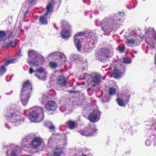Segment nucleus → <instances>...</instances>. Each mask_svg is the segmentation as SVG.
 <instances>
[{"mask_svg":"<svg viewBox=\"0 0 156 156\" xmlns=\"http://www.w3.org/2000/svg\"><path fill=\"white\" fill-rule=\"evenodd\" d=\"M102 101L104 102L107 101H108V99L106 97H104L102 99Z\"/></svg>","mask_w":156,"mask_h":156,"instance_id":"72a5a7b5","label":"nucleus"},{"mask_svg":"<svg viewBox=\"0 0 156 156\" xmlns=\"http://www.w3.org/2000/svg\"><path fill=\"white\" fill-rule=\"evenodd\" d=\"M51 140V139H50L49 140V141H48V142H50V140Z\"/></svg>","mask_w":156,"mask_h":156,"instance_id":"49530a36","label":"nucleus"},{"mask_svg":"<svg viewBox=\"0 0 156 156\" xmlns=\"http://www.w3.org/2000/svg\"><path fill=\"white\" fill-rule=\"evenodd\" d=\"M34 0H29V1L31 3H32L34 1Z\"/></svg>","mask_w":156,"mask_h":156,"instance_id":"a19ab883","label":"nucleus"},{"mask_svg":"<svg viewBox=\"0 0 156 156\" xmlns=\"http://www.w3.org/2000/svg\"><path fill=\"white\" fill-rule=\"evenodd\" d=\"M43 142L41 138L35 137L31 141V144L33 148H37L40 147Z\"/></svg>","mask_w":156,"mask_h":156,"instance_id":"9b49d317","label":"nucleus"},{"mask_svg":"<svg viewBox=\"0 0 156 156\" xmlns=\"http://www.w3.org/2000/svg\"><path fill=\"white\" fill-rule=\"evenodd\" d=\"M84 35L83 33L81 32L76 34L74 36L75 44L78 50H80L81 48V44L79 38H81L82 36Z\"/></svg>","mask_w":156,"mask_h":156,"instance_id":"9d476101","label":"nucleus"},{"mask_svg":"<svg viewBox=\"0 0 156 156\" xmlns=\"http://www.w3.org/2000/svg\"><path fill=\"white\" fill-rule=\"evenodd\" d=\"M16 62V60L15 59H13L11 60H8L6 61L5 63V65L7 66L9 64L14 63Z\"/></svg>","mask_w":156,"mask_h":156,"instance_id":"393cba45","label":"nucleus"},{"mask_svg":"<svg viewBox=\"0 0 156 156\" xmlns=\"http://www.w3.org/2000/svg\"><path fill=\"white\" fill-rule=\"evenodd\" d=\"M50 123L49 122H48L47 123V125H48V123Z\"/></svg>","mask_w":156,"mask_h":156,"instance_id":"a18cd8bd","label":"nucleus"},{"mask_svg":"<svg viewBox=\"0 0 156 156\" xmlns=\"http://www.w3.org/2000/svg\"><path fill=\"white\" fill-rule=\"evenodd\" d=\"M124 68L122 67V69L121 71H119V69L116 68L114 70L113 73V76L116 78L120 77L123 73V70H124Z\"/></svg>","mask_w":156,"mask_h":156,"instance_id":"dca6fc26","label":"nucleus"},{"mask_svg":"<svg viewBox=\"0 0 156 156\" xmlns=\"http://www.w3.org/2000/svg\"><path fill=\"white\" fill-rule=\"evenodd\" d=\"M68 124L70 129H73L77 126V124L76 122L72 121L68 122Z\"/></svg>","mask_w":156,"mask_h":156,"instance_id":"4be33fe9","label":"nucleus"},{"mask_svg":"<svg viewBox=\"0 0 156 156\" xmlns=\"http://www.w3.org/2000/svg\"><path fill=\"white\" fill-rule=\"evenodd\" d=\"M16 107L14 105L8 109L5 115L7 120L9 122L6 123L5 126L9 129L11 127V124L14 126H18L24 121L23 118L21 117L20 112L16 109Z\"/></svg>","mask_w":156,"mask_h":156,"instance_id":"f257e3e1","label":"nucleus"},{"mask_svg":"<svg viewBox=\"0 0 156 156\" xmlns=\"http://www.w3.org/2000/svg\"><path fill=\"white\" fill-rule=\"evenodd\" d=\"M14 36V35H13L12 33H11V34L9 35V38L12 37H13Z\"/></svg>","mask_w":156,"mask_h":156,"instance_id":"58836bf2","label":"nucleus"},{"mask_svg":"<svg viewBox=\"0 0 156 156\" xmlns=\"http://www.w3.org/2000/svg\"><path fill=\"white\" fill-rule=\"evenodd\" d=\"M62 149L59 148L57 149V151H55L54 152V154L55 155H57L59 156L62 153Z\"/></svg>","mask_w":156,"mask_h":156,"instance_id":"a878e982","label":"nucleus"},{"mask_svg":"<svg viewBox=\"0 0 156 156\" xmlns=\"http://www.w3.org/2000/svg\"><path fill=\"white\" fill-rule=\"evenodd\" d=\"M116 90L115 89V87L114 86V87H111L109 88V94L110 95H112L114 94H115Z\"/></svg>","mask_w":156,"mask_h":156,"instance_id":"5701e85b","label":"nucleus"},{"mask_svg":"<svg viewBox=\"0 0 156 156\" xmlns=\"http://www.w3.org/2000/svg\"><path fill=\"white\" fill-rule=\"evenodd\" d=\"M94 131V130L92 128H89L84 129L83 131L80 132L81 134L82 135L87 136L92 135V133Z\"/></svg>","mask_w":156,"mask_h":156,"instance_id":"2eb2a0df","label":"nucleus"},{"mask_svg":"<svg viewBox=\"0 0 156 156\" xmlns=\"http://www.w3.org/2000/svg\"><path fill=\"white\" fill-rule=\"evenodd\" d=\"M16 42L14 43L13 41H12L8 46L11 45L12 47H14L16 45Z\"/></svg>","mask_w":156,"mask_h":156,"instance_id":"7c9ffc66","label":"nucleus"},{"mask_svg":"<svg viewBox=\"0 0 156 156\" xmlns=\"http://www.w3.org/2000/svg\"><path fill=\"white\" fill-rule=\"evenodd\" d=\"M34 0H29V1L31 3H32L34 1Z\"/></svg>","mask_w":156,"mask_h":156,"instance_id":"79ce46f5","label":"nucleus"},{"mask_svg":"<svg viewBox=\"0 0 156 156\" xmlns=\"http://www.w3.org/2000/svg\"><path fill=\"white\" fill-rule=\"evenodd\" d=\"M125 49V46L123 44L119 45V50L120 52H123Z\"/></svg>","mask_w":156,"mask_h":156,"instance_id":"c85d7f7f","label":"nucleus"},{"mask_svg":"<svg viewBox=\"0 0 156 156\" xmlns=\"http://www.w3.org/2000/svg\"><path fill=\"white\" fill-rule=\"evenodd\" d=\"M113 49L111 47L108 48H101L98 54V58L100 60L104 61L111 57L113 55Z\"/></svg>","mask_w":156,"mask_h":156,"instance_id":"39448f33","label":"nucleus"},{"mask_svg":"<svg viewBox=\"0 0 156 156\" xmlns=\"http://www.w3.org/2000/svg\"><path fill=\"white\" fill-rule=\"evenodd\" d=\"M7 154V156H17V150L12 147H8Z\"/></svg>","mask_w":156,"mask_h":156,"instance_id":"ddd939ff","label":"nucleus"},{"mask_svg":"<svg viewBox=\"0 0 156 156\" xmlns=\"http://www.w3.org/2000/svg\"><path fill=\"white\" fill-rule=\"evenodd\" d=\"M47 126H48L49 129H51L54 130L55 129V127L52 125H51V126H49L48 125H47Z\"/></svg>","mask_w":156,"mask_h":156,"instance_id":"f704fd0d","label":"nucleus"},{"mask_svg":"<svg viewBox=\"0 0 156 156\" xmlns=\"http://www.w3.org/2000/svg\"><path fill=\"white\" fill-rule=\"evenodd\" d=\"M37 73H44V74H46V72L45 71L44 69L42 67H40L36 69Z\"/></svg>","mask_w":156,"mask_h":156,"instance_id":"b1692460","label":"nucleus"},{"mask_svg":"<svg viewBox=\"0 0 156 156\" xmlns=\"http://www.w3.org/2000/svg\"><path fill=\"white\" fill-rule=\"evenodd\" d=\"M152 38L156 41V33H154L152 34Z\"/></svg>","mask_w":156,"mask_h":156,"instance_id":"c9c22d12","label":"nucleus"},{"mask_svg":"<svg viewBox=\"0 0 156 156\" xmlns=\"http://www.w3.org/2000/svg\"><path fill=\"white\" fill-rule=\"evenodd\" d=\"M129 98V96L124 94L118 96L117 99L118 103L120 106H124L128 102Z\"/></svg>","mask_w":156,"mask_h":156,"instance_id":"6e6552de","label":"nucleus"},{"mask_svg":"<svg viewBox=\"0 0 156 156\" xmlns=\"http://www.w3.org/2000/svg\"><path fill=\"white\" fill-rule=\"evenodd\" d=\"M32 89L31 85L29 81H26L23 84L21 91V99L23 105H26L30 97V93Z\"/></svg>","mask_w":156,"mask_h":156,"instance_id":"7ed1b4c3","label":"nucleus"},{"mask_svg":"<svg viewBox=\"0 0 156 156\" xmlns=\"http://www.w3.org/2000/svg\"><path fill=\"white\" fill-rule=\"evenodd\" d=\"M28 12H28V11H27V12L25 13V14H24V16H25L26 15H27V14H28Z\"/></svg>","mask_w":156,"mask_h":156,"instance_id":"ea45409f","label":"nucleus"},{"mask_svg":"<svg viewBox=\"0 0 156 156\" xmlns=\"http://www.w3.org/2000/svg\"><path fill=\"white\" fill-rule=\"evenodd\" d=\"M5 35V34L4 31H0V38H2Z\"/></svg>","mask_w":156,"mask_h":156,"instance_id":"c756f323","label":"nucleus"},{"mask_svg":"<svg viewBox=\"0 0 156 156\" xmlns=\"http://www.w3.org/2000/svg\"><path fill=\"white\" fill-rule=\"evenodd\" d=\"M40 23L42 24H46L47 23V20H40Z\"/></svg>","mask_w":156,"mask_h":156,"instance_id":"2f4dec72","label":"nucleus"},{"mask_svg":"<svg viewBox=\"0 0 156 156\" xmlns=\"http://www.w3.org/2000/svg\"><path fill=\"white\" fill-rule=\"evenodd\" d=\"M119 15L122 16H123L124 15V13L123 12H119Z\"/></svg>","mask_w":156,"mask_h":156,"instance_id":"4c0bfd02","label":"nucleus"},{"mask_svg":"<svg viewBox=\"0 0 156 156\" xmlns=\"http://www.w3.org/2000/svg\"><path fill=\"white\" fill-rule=\"evenodd\" d=\"M100 114V113L98 109H94L92 112L89 115L88 119L91 122H96L99 119Z\"/></svg>","mask_w":156,"mask_h":156,"instance_id":"0eeeda50","label":"nucleus"},{"mask_svg":"<svg viewBox=\"0 0 156 156\" xmlns=\"http://www.w3.org/2000/svg\"><path fill=\"white\" fill-rule=\"evenodd\" d=\"M139 38H140L139 36H137L136 37H134L133 38L127 39L126 42L128 45H133L135 42H137V39H138Z\"/></svg>","mask_w":156,"mask_h":156,"instance_id":"f3484780","label":"nucleus"},{"mask_svg":"<svg viewBox=\"0 0 156 156\" xmlns=\"http://www.w3.org/2000/svg\"><path fill=\"white\" fill-rule=\"evenodd\" d=\"M101 78L99 75H96L92 79L91 82V84L93 86H94L96 85H98L101 82Z\"/></svg>","mask_w":156,"mask_h":156,"instance_id":"4468645a","label":"nucleus"},{"mask_svg":"<svg viewBox=\"0 0 156 156\" xmlns=\"http://www.w3.org/2000/svg\"><path fill=\"white\" fill-rule=\"evenodd\" d=\"M151 143V141L150 140H146L145 144L147 146H149Z\"/></svg>","mask_w":156,"mask_h":156,"instance_id":"473e14b6","label":"nucleus"},{"mask_svg":"<svg viewBox=\"0 0 156 156\" xmlns=\"http://www.w3.org/2000/svg\"><path fill=\"white\" fill-rule=\"evenodd\" d=\"M53 4L51 3H49L47 6V12L44 15L46 16L47 15L48 13L51 12L53 10Z\"/></svg>","mask_w":156,"mask_h":156,"instance_id":"412c9836","label":"nucleus"},{"mask_svg":"<svg viewBox=\"0 0 156 156\" xmlns=\"http://www.w3.org/2000/svg\"><path fill=\"white\" fill-rule=\"evenodd\" d=\"M84 156H92V155L90 154H89V155H86V156L85 155H84Z\"/></svg>","mask_w":156,"mask_h":156,"instance_id":"c03bdc74","label":"nucleus"},{"mask_svg":"<svg viewBox=\"0 0 156 156\" xmlns=\"http://www.w3.org/2000/svg\"><path fill=\"white\" fill-rule=\"evenodd\" d=\"M66 83L64 77L62 76H60L58 80V84L61 86H63L66 85Z\"/></svg>","mask_w":156,"mask_h":156,"instance_id":"6ab92c4d","label":"nucleus"},{"mask_svg":"<svg viewBox=\"0 0 156 156\" xmlns=\"http://www.w3.org/2000/svg\"><path fill=\"white\" fill-rule=\"evenodd\" d=\"M59 61H55V62H51L49 63V66L52 68H55L59 66H60L62 63L58 64Z\"/></svg>","mask_w":156,"mask_h":156,"instance_id":"aec40b11","label":"nucleus"},{"mask_svg":"<svg viewBox=\"0 0 156 156\" xmlns=\"http://www.w3.org/2000/svg\"><path fill=\"white\" fill-rule=\"evenodd\" d=\"M43 113L41 107H34L30 109L29 119L32 122H39L42 119Z\"/></svg>","mask_w":156,"mask_h":156,"instance_id":"f03ea898","label":"nucleus"},{"mask_svg":"<svg viewBox=\"0 0 156 156\" xmlns=\"http://www.w3.org/2000/svg\"><path fill=\"white\" fill-rule=\"evenodd\" d=\"M28 55L30 59H35L33 61L30 60H28V63L31 66H37L40 64L39 61H41V63L44 61V58L43 57L41 56L40 58L37 57V53L34 51L32 50L29 51L28 52Z\"/></svg>","mask_w":156,"mask_h":156,"instance_id":"20e7f679","label":"nucleus"},{"mask_svg":"<svg viewBox=\"0 0 156 156\" xmlns=\"http://www.w3.org/2000/svg\"><path fill=\"white\" fill-rule=\"evenodd\" d=\"M62 28L64 27L66 29L63 30L61 32L62 37L64 38H68L70 36L69 31L71 29L70 26L67 24H66L64 26L62 25Z\"/></svg>","mask_w":156,"mask_h":156,"instance_id":"1a4fd4ad","label":"nucleus"},{"mask_svg":"<svg viewBox=\"0 0 156 156\" xmlns=\"http://www.w3.org/2000/svg\"><path fill=\"white\" fill-rule=\"evenodd\" d=\"M29 72L30 74H31L34 73H36L35 76L36 77L38 78L39 79L41 80H45L46 79V76H44L43 77H40V76L38 75L37 74L36 70H34L32 68H30L29 69Z\"/></svg>","mask_w":156,"mask_h":156,"instance_id":"a211bd4d","label":"nucleus"},{"mask_svg":"<svg viewBox=\"0 0 156 156\" xmlns=\"http://www.w3.org/2000/svg\"><path fill=\"white\" fill-rule=\"evenodd\" d=\"M123 61L124 63H129L131 62L130 59L127 57L124 58L123 59Z\"/></svg>","mask_w":156,"mask_h":156,"instance_id":"cd10ccee","label":"nucleus"},{"mask_svg":"<svg viewBox=\"0 0 156 156\" xmlns=\"http://www.w3.org/2000/svg\"><path fill=\"white\" fill-rule=\"evenodd\" d=\"M132 56H133V57H134V55H132Z\"/></svg>","mask_w":156,"mask_h":156,"instance_id":"de8ad7c7","label":"nucleus"},{"mask_svg":"<svg viewBox=\"0 0 156 156\" xmlns=\"http://www.w3.org/2000/svg\"><path fill=\"white\" fill-rule=\"evenodd\" d=\"M57 107V104L56 103L53 101H48L45 105V107L46 109L52 111L55 110L56 109Z\"/></svg>","mask_w":156,"mask_h":156,"instance_id":"f8f14e48","label":"nucleus"},{"mask_svg":"<svg viewBox=\"0 0 156 156\" xmlns=\"http://www.w3.org/2000/svg\"><path fill=\"white\" fill-rule=\"evenodd\" d=\"M149 41H150L152 42V43H153L154 42V41H153V40H151V39H150Z\"/></svg>","mask_w":156,"mask_h":156,"instance_id":"37998d69","label":"nucleus"},{"mask_svg":"<svg viewBox=\"0 0 156 156\" xmlns=\"http://www.w3.org/2000/svg\"><path fill=\"white\" fill-rule=\"evenodd\" d=\"M47 58L49 60L52 59L55 61H59L58 64L64 63L66 59L65 56L60 52H54L51 53Z\"/></svg>","mask_w":156,"mask_h":156,"instance_id":"423d86ee","label":"nucleus"},{"mask_svg":"<svg viewBox=\"0 0 156 156\" xmlns=\"http://www.w3.org/2000/svg\"><path fill=\"white\" fill-rule=\"evenodd\" d=\"M46 19V18L44 16H42L40 17L39 20H45Z\"/></svg>","mask_w":156,"mask_h":156,"instance_id":"e433bc0d","label":"nucleus"},{"mask_svg":"<svg viewBox=\"0 0 156 156\" xmlns=\"http://www.w3.org/2000/svg\"><path fill=\"white\" fill-rule=\"evenodd\" d=\"M6 71L5 68L3 66H2L0 68V75H2Z\"/></svg>","mask_w":156,"mask_h":156,"instance_id":"bb28decb","label":"nucleus"}]
</instances>
